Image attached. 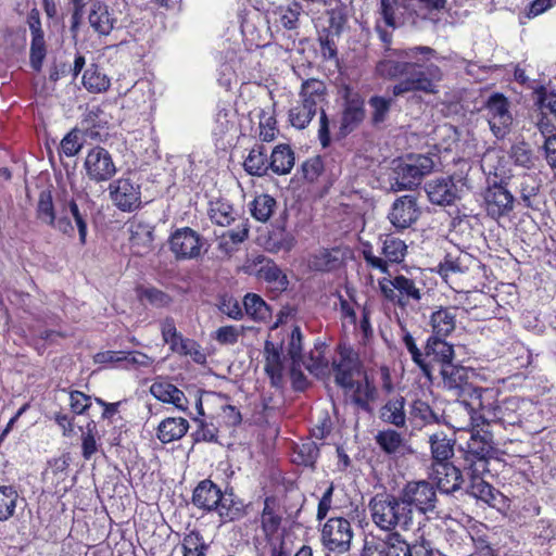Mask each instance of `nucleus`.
Instances as JSON below:
<instances>
[{
	"mask_svg": "<svg viewBox=\"0 0 556 556\" xmlns=\"http://www.w3.org/2000/svg\"><path fill=\"white\" fill-rule=\"evenodd\" d=\"M526 406L532 409L530 416H539L536 406L520 401L516 396L507 397L501 403L496 400V391L493 389L477 390L471 394V401L457 400L453 404L452 412L456 415L468 417V426L497 422L502 426L521 425L529 432L538 433L547 426L544 422L534 425L532 420L522 418Z\"/></svg>",
	"mask_w": 556,
	"mask_h": 556,
	"instance_id": "nucleus-1",
	"label": "nucleus"
},
{
	"mask_svg": "<svg viewBox=\"0 0 556 556\" xmlns=\"http://www.w3.org/2000/svg\"><path fill=\"white\" fill-rule=\"evenodd\" d=\"M372 522L382 531H408L414 526L410 508H406L401 496L392 493H378L368 503Z\"/></svg>",
	"mask_w": 556,
	"mask_h": 556,
	"instance_id": "nucleus-2",
	"label": "nucleus"
},
{
	"mask_svg": "<svg viewBox=\"0 0 556 556\" xmlns=\"http://www.w3.org/2000/svg\"><path fill=\"white\" fill-rule=\"evenodd\" d=\"M192 504L205 511H215L223 522L240 519L244 515L243 503L232 493H223L211 480L198 483L192 493Z\"/></svg>",
	"mask_w": 556,
	"mask_h": 556,
	"instance_id": "nucleus-3",
	"label": "nucleus"
},
{
	"mask_svg": "<svg viewBox=\"0 0 556 556\" xmlns=\"http://www.w3.org/2000/svg\"><path fill=\"white\" fill-rule=\"evenodd\" d=\"M457 429L468 428V417L464 422L454 426ZM470 438L465 446L459 447L462 454V468L465 472L484 473L491 458H494L497 450L494 445L493 435L486 429H478L479 426H470Z\"/></svg>",
	"mask_w": 556,
	"mask_h": 556,
	"instance_id": "nucleus-4",
	"label": "nucleus"
},
{
	"mask_svg": "<svg viewBox=\"0 0 556 556\" xmlns=\"http://www.w3.org/2000/svg\"><path fill=\"white\" fill-rule=\"evenodd\" d=\"M435 50L426 47L417 46L407 49H392L391 45H384L382 58L377 62L375 72L382 78L393 79L408 73L409 67L414 66L410 59L417 54H422L427 59L435 55Z\"/></svg>",
	"mask_w": 556,
	"mask_h": 556,
	"instance_id": "nucleus-5",
	"label": "nucleus"
},
{
	"mask_svg": "<svg viewBox=\"0 0 556 556\" xmlns=\"http://www.w3.org/2000/svg\"><path fill=\"white\" fill-rule=\"evenodd\" d=\"M382 298L394 306L406 308L424 296L421 283L404 275L383 277L378 280Z\"/></svg>",
	"mask_w": 556,
	"mask_h": 556,
	"instance_id": "nucleus-6",
	"label": "nucleus"
},
{
	"mask_svg": "<svg viewBox=\"0 0 556 556\" xmlns=\"http://www.w3.org/2000/svg\"><path fill=\"white\" fill-rule=\"evenodd\" d=\"M413 65L405 74L406 77L393 86V96L399 97L412 91H421L428 94L437 93L439 91L438 84L443 78L442 70L433 63L422 65L413 62Z\"/></svg>",
	"mask_w": 556,
	"mask_h": 556,
	"instance_id": "nucleus-7",
	"label": "nucleus"
},
{
	"mask_svg": "<svg viewBox=\"0 0 556 556\" xmlns=\"http://www.w3.org/2000/svg\"><path fill=\"white\" fill-rule=\"evenodd\" d=\"M434 166V160L430 155H407L394 168L392 189L402 191L419 186L421 180L433 172Z\"/></svg>",
	"mask_w": 556,
	"mask_h": 556,
	"instance_id": "nucleus-8",
	"label": "nucleus"
},
{
	"mask_svg": "<svg viewBox=\"0 0 556 556\" xmlns=\"http://www.w3.org/2000/svg\"><path fill=\"white\" fill-rule=\"evenodd\" d=\"M397 493L406 508L412 509L413 518L415 513L426 515L433 513L437 507L435 488L426 480L409 481Z\"/></svg>",
	"mask_w": 556,
	"mask_h": 556,
	"instance_id": "nucleus-9",
	"label": "nucleus"
},
{
	"mask_svg": "<svg viewBox=\"0 0 556 556\" xmlns=\"http://www.w3.org/2000/svg\"><path fill=\"white\" fill-rule=\"evenodd\" d=\"M466 190V180L460 176H445L429 180L425 191L432 204L440 206L454 205Z\"/></svg>",
	"mask_w": 556,
	"mask_h": 556,
	"instance_id": "nucleus-10",
	"label": "nucleus"
},
{
	"mask_svg": "<svg viewBox=\"0 0 556 556\" xmlns=\"http://www.w3.org/2000/svg\"><path fill=\"white\" fill-rule=\"evenodd\" d=\"M483 110L490 129L497 139L505 138L513 125L510 105L502 93H494L486 100Z\"/></svg>",
	"mask_w": 556,
	"mask_h": 556,
	"instance_id": "nucleus-11",
	"label": "nucleus"
},
{
	"mask_svg": "<svg viewBox=\"0 0 556 556\" xmlns=\"http://www.w3.org/2000/svg\"><path fill=\"white\" fill-rule=\"evenodd\" d=\"M326 90L323 80L311 78L302 83L300 91L302 102L320 110L318 137L323 147H327L330 141L329 121L326 112L320 108L326 99Z\"/></svg>",
	"mask_w": 556,
	"mask_h": 556,
	"instance_id": "nucleus-12",
	"label": "nucleus"
},
{
	"mask_svg": "<svg viewBox=\"0 0 556 556\" xmlns=\"http://www.w3.org/2000/svg\"><path fill=\"white\" fill-rule=\"evenodd\" d=\"M340 96L343 100L340 132L348 135L364 121L365 100L359 91L349 85L341 87Z\"/></svg>",
	"mask_w": 556,
	"mask_h": 556,
	"instance_id": "nucleus-13",
	"label": "nucleus"
},
{
	"mask_svg": "<svg viewBox=\"0 0 556 556\" xmlns=\"http://www.w3.org/2000/svg\"><path fill=\"white\" fill-rule=\"evenodd\" d=\"M353 530L348 519L333 517L326 521L321 529V542L326 549L343 554L351 547Z\"/></svg>",
	"mask_w": 556,
	"mask_h": 556,
	"instance_id": "nucleus-14",
	"label": "nucleus"
},
{
	"mask_svg": "<svg viewBox=\"0 0 556 556\" xmlns=\"http://www.w3.org/2000/svg\"><path fill=\"white\" fill-rule=\"evenodd\" d=\"M359 359L357 354L348 345L340 344L337 356L332 361L334 381L343 389L354 388V377L359 372Z\"/></svg>",
	"mask_w": 556,
	"mask_h": 556,
	"instance_id": "nucleus-15",
	"label": "nucleus"
},
{
	"mask_svg": "<svg viewBox=\"0 0 556 556\" xmlns=\"http://www.w3.org/2000/svg\"><path fill=\"white\" fill-rule=\"evenodd\" d=\"M407 252V245L401 239L388 236L381 247V253L384 258L376 256L371 247H365L363 256L366 263L381 273H388V263H401Z\"/></svg>",
	"mask_w": 556,
	"mask_h": 556,
	"instance_id": "nucleus-16",
	"label": "nucleus"
},
{
	"mask_svg": "<svg viewBox=\"0 0 556 556\" xmlns=\"http://www.w3.org/2000/svg\"><path fill=\"white\" fill-rule=\"evenodd\" d=\"M483 200L488 216L495 220L514 211L515 197L503 181L490 185L483 193Z\"/></svg>",
	"mask_w": 556,
	"mask_h": 556,
	"instance_id": "nucleus-17",
	"label": "nucleus"
},
{
	"mask_svg": "<svg viewBox=\"0 0 556 556\" xmlns=\"http://www.w3.org/2000/svg\"><path fill=\"white\" fill-rule=\"evenodd\" d=\"M36 213L38 219L42 223L51 226L63 235L68 237L74 236V226L72 220L60 214V207L58 204L56 207L54 206L50 190H42L39 193Z\"/></svg>",
	"mask_w": 556,
	"mask_h": 556,
	"instance_id": "nucleus-18",
	"label": "nucleus"
},
{
	"mask_svg": "<svg viewBox=\"0 0 556 556\" xmlns=\"http://www.w3.org/2000/svg\"><path fill=\"white\" fill-rule=\"evenodd\" d=\"M84 168L94 182L109 181L116 174L111 153L102 147H93L86 155Z\"/></svg>",
	"mask_w": 556,
	"mask_h": 556,
	"instance_id": "nucleus-19",
	"label": "nucleus"
},
{
	"mask_svg": "<svg viewBox=\"0 0 556 556\" xmlns=\"http://www.w3.org/2000/svg\"><path fill=\"white\" fill-rule=\"evenodd\" d=\"M112 202L123 212H132L141 206L140 185L130 178H118L109 186Z\"/></svg>",
	"mask_w": 556,
	"mask_h": 556,
	"instance_id": "nucleus-20",
	"label": "nucleus"
},
{
	"mask_svg": "<svg viewBox=\"0 0 556 556\" xmlns=\"http://www.w3.org/2000/svg\"><path fill=\"white\" fill-rule=\"evenodd\" d=\"M169 245L179 260L198 258L202 253L203 238L190 227H184L170 236Z\"/></svg>",
	"mask_w": 556,
	"mask_h": 556,
	"instance_id": "nucleus-21",
	"label": "nucleus"
},
{
	"mask_svg": "<svg viewBox=\"0 0 556 556\" xmlns=\"http://www.w3.org/2000/svg\"><path fill=\"white\" fill-rule=\"evenodd\" d=\"M396 11V0H380L376 11L375 31L383 45L392 43L393 33L402 24Z\"/></svg>",
	"mask_w": 556,
	"mask_h": 556,
	"instance_id": "nucleus-22",
	"label": "nucleus"
},
{
	"mask_svg": "<svg viewBox=\"0 0 556 556\" xmlns=\"http://www.w3.org/2000/svg\"><path fill=\"white\" fill-rule=\"evenodd\" d=\"M421 215L417 198L412 194L399 197L392 204L388 218L397 230H404L414 225Z\"/></svg>",
	"mask_w": 556,
	"mask_h": 556,
	"instance_id": "nucleus-23",
	"label": "nucleus"
},
{
	"mask_svg": "<svg viewBox=\"0 0 556 556\" xmlns=\"http://www.w3.org/2000/svg\"><path fill=\"white\" fill-rule=\"evenodd\" d=\"M81 192H76V195H71L65 188H62L56 195V204L60 207V214L66 216L70 220L74 219L78 230L79 241L81 244L86 243L88 224L87 213L80 211L77 199L81 197Z\"/></svg>",
	"mask_w": 556,
	"mask_h": 556,
	"instance_id": "nucleus-24",
	"label": "nucleus"
},
{
	"mask_svg": "<svg viewBox=\"0 0 556 556\" xmlns=\"http://www.w3.org/2000/svg\"><path fill=\"white\" fill-rule=\"evenodd\" d=\"M441 376L443 380V387L453 392L455 396L469 395L471 401V394L477 390H484L483 388H473L468 382L467 369L463 366L454 365L453 362L441 367Z\"/></svg>",
	"mask_w": 556,
	"mask_h": 556,
	"instance_id": "nucleus-25",
	"label": "nucleus"
},
{
	"mask_svg": "<svg viewBox=\"0 0 556 556\" xmlns=\"http://www.w3.org/2000/svg\"><path fill=\"white\" fill-rule=\"evenodd\" d=\"M432 479L440 492L445 494L458 491L464 481L460 469L452 463L433 464Z\"/></svg>",
	"mask_w": 556,
	"mask_h": 556,
	"instance_id": "nucleus-26",
	"label": "nucleus"
},
{
	"mask_svg": "<svg viewBox=\"0 0 556 556\" xmlns=\"http://www.w3.org/2000/svg\"><path fill=\"white\" fill-rule=\"evenodd\" d=\"M375 442L383 453L394 458L414 453L407 440L394 429L378 431L375 435Z\"/></svg>",
	"mask_w": 556,
	"mask_h": 556,
	"instance_id": "nucleus-27",
	"label": "nucleus"
},
{
	"mask_svg": "<svg viewBox=\"0 0 556 556\" xmlns=\"http://www.w3.org/2000/svg\"><path fill=\"white\" fill-rule=\"evenodd\" d=\"M250 232L249 220L242 217L238 218V223L233 229L224 231L217 238V249L225 255H231L238 250V245L244 242Z\"/></svg>",
	"mask_w": 556,
	"mask_h": 556,
	"instance_id": "nucleus-28",
	"label": "nucleus"
},
{
	"mask_svg": "<svg viewBox=\"0 0 556 556\" xmlns=\"http://www.w3.org/2000/svg\"><path fill=\"white\" fill-rule=\"evenodd\" d=\"M457 315L458 307L456 306H439L430 315L431 336H450L455 330Z\"/></svg>",
	"mask_w": 556,
	"mask_h": 556,
	"instance_id": "nucleus-29",
	"label": "nucleus"
},
{
	"mask_svg": "<svg viewBox=\"0 0 556 556\" xmlns=\"http://www.w3.org/2000/svg\"><path fill=\"white\" fill-rule=\"evenodd\" d=\"M90 26L99 35H109L115 27L116 18L101 0H91L88 15Z\"/></svg>",
	"mask_w": 556,
	"mask_h": 556,
	"instance_id": "nucleus-30",
	"label": "nucleus"
},
{
	"mask_svg": "<svg viewBox=\"0 0 556 556\" xmlns=\"http://www.w3.org/2000/svg\"><path fill=\"white\" fill-rule=\"evenodd\" d=\"M388 556H429L424 543H408L400 532H392L386 540Z\"/></svg>",
	"mask_w": 556,
	"mask_h": 556,
	"instance_id": "nucleus-31",
	"label": "nucleus"
},
{
	"mask_svg": "<svg viewBox=\"0 0 556 556\" xmlns=\"http://www.w3.org/2000/svg\"><path fill=\"white\" fill-rule=\"evenodd\" d=\"M150 393L159 401L173 404L177 409L186 412L188 401L185 393L167 381H155L150 387Z\"/></svg>",
	"mask_w": 556,
	"mask_h": 556,
	"instance_id": "nucleus-32",
	"label": "nucleus"
},
{
	"mask_svg": "<svg viewBox=\"0 0 556 556\" xmlns=\"http://www.w3.org/2000/svg\"><path fill=\"white\" fill-rule=\"evenodd\" d=\"M162 337L165 343L169 344L170 350L182 355H192L195 343L192 340L184 339L177 331L173 318H166L161 324Z\"/></svg>",
	"mask_w": 556,
	"mask_h": 556,
	"instance_id": "nucleus-33",
	"label": "nucleus"
},
{
	"mask_svg": "<svg viewBox=\"0 0 556 556\" xmlns=\"http://www.w3.org/2000/svg\"><path fill=\"white\" fill-rule=\"evenodd\" d=\"M265 372L270 378L274 387H279L283 376V358L281 355V345L271 341H266L264 345Z\"/></svg>",
	"mask_w": 556,
	"mask_h": 556,
	"instance_id": "nucleus-34",
	"label": "nucleus"
},
{
	"mask_svg": "<svg viewBox=\"0 0 556 556\" xmlns=\"http://www.w3.org/2000/svg\"><path fill=\"white\" fill-rule=\"evenodd\" d=\"M379 418L396 428L406 426L405 399L401 395L388 400L379 409Z\"/></svg>",
	"mask_w": 556,
	"mask_h": 556,
	"instance_id": "nucleus-35",
	"label": "nucleus"
},
{
	"mask_svg": "<svg viewBox=\"0 0 556 556\" xmlns=\"http://www.w3.org/2000/svg\"><path fill=\"white\" fill-rule=\"evenodd\" d=\"M470 482L466 489V493L477 500H480L490 506H495L497 497L501 493L495 490L490 483L482 479L483 473L476 475L475 472H466Z\"/></svg>",
	"mask_w": 556,
	"mask_h": 556,
	"instance_id": "nucleus-36",
	"label": "nucleus"
},
{
	"mask_svg": "<svg viewBox=\"0 0 556 556\" xmlns=\"http://www.w3.org/2000/svg\"><path fill=\"white\" fill-rule=\"evenodd\" d=\"M189 429V422L182 417H168L157 427L156 437L162 443H170L181 439Z\"/></svg>",
	"mask_w": 556,
	"mask_h": 556,
	"instance_id": "nucleus-37",
	"label": "nucleus"
},
{
	"mask_svg": "<svg viewBox=\"0 0 556 556\" xmlns=\"http://www.w3.org/2000/svg\"><path fill=\"white\" fill-rule=\"evenodd\" d=\"M446 337L430 336L426 342V355L430 361L437 362L443 367L453 362L454 348Z\"/></svg>",
	"mask_w": 556,
	"mask_h": 556,
	"instance_id": "nucleus-38",
	"label": "nucleus"
},
{
	"mask_svg": "<svg viewBox=\"0 0 556 556\" xmlns=\"http://www.w3.org/2000/svg\"><path fill=\"white\" fill-rule=\"evenodd\" d=\"M342 264V255L338 249H321L313 253L308 258V266L317 271H332Z\"/></svg>",
	"mask_w": 556,
	"mask_h": 556,
	"instance_id": "nucleus-39",
	"label": "nucleus"
},
{
	"mask_svg": "<svg viewBox=\"0 0 556 556\" xmlns=\"http://www.w3.org/2000/svg\"><path fill=\"white\" fill-rule=\"evenodd\" d=\"M130 244L136 254L143 255L152 248L153 228L146 223H132L129 228Z\"/></svg>",
	"mask_w": 556,
	"mask_h": 556,
	"instance_id": "nucleus-40",
	"label": "nucleus"
},
{
	"mask_svg": "<svg viewBox=\"0 0 556 556\" xmlns=\"http://www.w3.org/2000/svg\"><path fill=\"white\" fill-rule=\"evenodd\" d=\"M237 116L229 104H218L214 117L212 132L217 138H223L236 129Z\"/></svg>",
	"mask_w": 556,
	"mask_h": 556,
	"instance_id": "nucleus-41",
	"label": "nucleus"
},
{
	"mask_svg": "<svg viewBox=\"0 0 556 556\" xmlns=\"http://www.w3.org/2000/svg\"><path fill=\"white\" fill-rule=\"evenodd\" d=\"M352 402L362 410L371 413V403L376 401L378 391L374 383L369 382L367 378L364 381H354V388H352Z\"/></svg>",
	"mask_w": 556,
	"mask_h": 556,
	"instance_id": "nucleus-42",
	"label": "nucleus"
},
{
	"mask_svg": "<svg viewBox=\"0 0 556 556\" xmlns=\"http://www.w3.org/2000/svg\"><path fill=\"white\" fill-rule=\"evenodd\" d=\"M470 256L460 251L446 253L444 260L438 265V273L446 278L452 274H462L469 269Z\"/></svg>",
	"mask_w": 556,
	"mask_h": 556,
	"instance_id": "nucleus-43",
	"label": "nucleus"
},
{
	"mask_svg": "<svg viewBox=\"0 0 556 556\" xmlns=\"http://www.w3.org/2000/svg\"><path fill=\"white\" fill-rule=\"evenodd\" d=\"M270 169L277 175H286L291 172L294 166V153L288 144L277 146L269 161Z\"/></svg>",
	"mask_w": 556,
	"mask_h": 556,
	"instance_id": "nucleus-44",
	"label": "nucleus"
},
{
	"mask_svg": "<svg viewBox=\"0 0 556 556\" xmlns=\"http://www.w3.org/2000/svg\"><path fill=\"white\" fill-rule=\"evenodd\" d=\"M31 31L30 64L35 71H40L46 56V43L39 20L29 24Z\"/></svg>",
	"mask_w": 556,
	"mask_h": 556,
	"instance_id": "nucleus-45",
	"label": "nucleus"
},
{
	"mask_svg": "<svg viewBox=\"0 0 556 556\" xmlns=\"http://www.w3.org/2000/svg\"><path fill=\"white\" fill-rule=\"evenodd\" d=\"M408 419L417 427H424L431 424H438L440 417L431 406L420 399H416L409 406Z\"/></svg>",
	"mask_w": 556,
	"mask_h": 556,
	"instance_id": "nucleus-46",
	"label": "nucleus"
},
{
	"mask_svg": "<svg viewBox=\"0 0 556 556\" xmlns=\"http://www.w3.org/2000/svg\"><path fill=\"white\" fill-rule=\"evenodd\" d=\"M429 443L433 464L450 463L448 459L454 454V442L447 438L444 432H437L430 435Z\"/></svg>",
	"mask_w": 556,
	"mask_h": 556,
	"instance_id": "nucleus-47",
	"label": "nucleus"
},
{
	"mask_svg": "<svg viewBox=\"0 0 556 556\" xmlns=\"http://www.w3.org/2000/svg\"><path fill=\"white\" fill-rule=\"evenodd\" d=\"M208 217L212 223L222 227H228L236 222L238 223L239 218L237 217V212L233 206L223 200L210 203Z\"/></svg>",
	"mask_w": 556,
	"mask_h": 556,
	"instance_id": "nucleus-48",
	"label": "nucleus"
},
{
	"mask_svg": "<svg viewBox=\"0 0 556 556\" xmlns=\"http://www.w3.org/2000/svg\"><path fill=\"white\" fill-rule=\"evenodd\" d=\"M110 84V78L96 64H91L83 75V85L89 92H104L109 89Z\"/></svg>",
	"mask_w": 556,
	"mask_h": 556,
	"instance_id": "nucleus-49",
	"label": "nucleus"
},
{
	"mask_svg": "<svg viewBox=\"0 0 556 556\" xmlns=\"http://www.w3.org/2000/svg\"><path fill=\"white\" fill-rule=\"evenodd\" d=\"M244 168L250 175L262 176L270 168L266 150L263 146H256L251 149L244 160Z\"/></svg>",
	"mask_w": 556,
	"mask_h": 556,
	"instance_id": "nucleus-50",
	"label": "nucleus"
},
{
	"mask_svg": "<svg viewBox=\"0 0 556 556\" xmlns=\"http://www.w3.org/2000/svg\"><path fill=\"white\" fill-rule=\"evenodd\" d=\"M81 455L85 460H90L92 456L99 451L100 437L94 420L87 422L84 429H81Z\"/></svg>",
	"mask_w": 556,
	"mask_h": 556,
	"instance_id": "nucleus-51",
	"label": "nucleus"
},
{
	"mask_svg": "<svg viewBox=\"0 0 556 556\" xmlns=\"http://www.w3.org/2000/svg\"><path fill=\"white\" fill-rule=\"evenodd\" d=\"M277 202L266 193H262L251 202V215L258 222L266 223L273 216Z\"/></svg>",
	"mask_w": 556,
	"mask_h": 556,
	"instance_id": "nucleus-52",
	"label": "nucleus"
},
{
	"mask_svg": "<svg viewBox=\"0 0 556 556\" xmlns=\"http://www.w3.org/2000/svg\"><path fill=\"white\" fill-rule=\"evenodd\" d=\"M283 344L291 362L298 364L303 361V332L300 326H291Z\"/></svg>",
	"mask_w": 556,
	"mask_h": 556,
	"instance_id": "nucleus-53",
	"label": "nucleus"
},
{
	"mask_svg": "<svg viewBox=\"0 0 556 556\" xmlns=\"http://www.w3.org/2000/svg\"><path fill=\"white\" fill-rule=\"evenodd\" d=\"M18 492L13 485H0V522L14 516L18 502Z\"/></svg>",
	"mask_w": 556,
	"mask_h": 556,
	"instance_id": "nucleus-54",
	"label": "nucleus"
},
{
	"mask_svg": "<svg viewBox=\"0 0 556 556\" xmlns=\"http://www.w3.org/2000/svg\"><path fill=\"white\" fill-rule=\"evenodd\" d=\"M243 305L245 313L255 321H265L270 317L269 306L255 293H248L244 296Z\"/></svg>",
	"mask_w": 556,
	"mask_h": 556,
	"instance_id": "nucleus-55",
	"label": "nucleus"
},
{
	"mask_svg": "<svg viewBox=\"0 0 556 556\" xmlns=\"http://www.w3.org/2000/svg\"><path fill=\"white\" fill-rule=\"evenodd\" d=\"M324 344L315 345V349L309 352L307 358L303 357V366L313 375L321 376L328 370L329 361L324 354Z\"/></svg>",
	"mask_w": 556,
	"mask_h": 556,
	"instance_id": "nucleus-56",
	"label": "nucleus"
},
{
	"mask_svg": "<svg viewBox=\"0 0 556 556\" xmlns=\"http://www.w3.org/2000/svg\"><path fill=\"white\" fill-rule=\"evenodd\" d=\"M258 275L276 290H286L288 287L289 281L286 274L274 262H267L263 265Z\"/></svg>",
	"mask_w": 556,
	"mask_h": 556,
	"instance_id": "nucleus-57",
	"label": "nucleus"
},
{
	"mask_svg": "<svg viewBox=\"0 0 556 556\" xmlns=\"http://www.w3.org/2000/svg\"><path fill=\"white\" fill-rule=\"evenodd\" d=\"M319 456V447L314 441H306L295 446L292 459L295 464L314 466Z\"/></svg>",
	"mask_w": 556,
	"mask_h": 556,
	"instance_id": "nucleus-58",
	"label": "nucleus"
},
{
	"mask_svg": "<svg viewBox=\"0 0 556 556\" xmlns=\"http://www.w3.org/2000/svg\"><path fill=\"white\" fill-rule=\"evenodd\" d=\"M317 111L316 108L301 101L289 111V121L293 127L304 129L316 115Z\"/></svg>",
	"mask_w": 556,
	"mask_h": 556,
	"instance_id": "nucleus-59",
	"label": "nucleus"
},
{
	"mask_svg": "<svg viewBox=\"0 0 556 556\" xmlns=\"http://www.w3.org/2000/svg\"><path fill=\"white\" fill-rule=\"evenodd\" d=\"M509 157L517 166H521L526 169L534 167L535 156L532 149L525 141L511 146L509 150Z\"/></svg>",
	"mask_w": 556,
	"mask_h": 556,
	"instance_id": "nucleus-60",
	"label": "nucleus"
},
{
	"mask_svg": "<svg viewBox=\"0 0 556 556\" xmlns=\"http://www.w3.org/2000/svg\"><path fill=\"white\" fill-rule=\"evenodd\" d=\"M138 296L155 307H166L172 303V298L167 293L154 287L140 288Z\"/></svg>",
	"mask_w": 556,
	"mask_h": 556,
	"instance_id": "nucleus-61",
	"label": "nucleus"
},
{
	"mask_svg": "<svg viewBox=\"0 0 556 556\" xmlns=\"http://www.w3.org/2000/svg\"><path fill=\"white\" fill-rule=\"evenodd\" d=\"M393 104L392 98H384L374 96L369 99V105L372 110L371 118L374 124H379L386 121L388 113Z\"/></svg>",
	"mask_w": 556,
	"mask_h": 556,
	"instance_id": "nucleus-62",
	"label": "nucleus"
},
{
	"mask_svg": "<svg viewBox=\"0 0 556 556\" xmlns=\"http://www.w3.org/2000/svg\"><path fill=\"white\" fill-rule=\"evenodd\" d=\"M300 10V5L295 3L293 5L279 7L275 12L278 16L277 22L287 29H294L299 21Z\"/></svg>",
	"mask_w": 556,
	"mask_h": 556,
	"instance_id": "nucleus-63",
	"label": "nucleus"
},
{
	"mask_svg": "<svg viewBox=\"0 0 556 556\" xmlns=\"http://www.w3.org/2000/svg\"><path fill=\"white\" fill-rule=\"evenodd\" d=\"M184 556H206L207 545L199 533L192 532L185 538Z\"/></svg>",
	"mask_w": 556,
	"mask_h": 556,
	"instance_id": "nucleus-64",
	"label": "nucleus"
}]
</instances>
